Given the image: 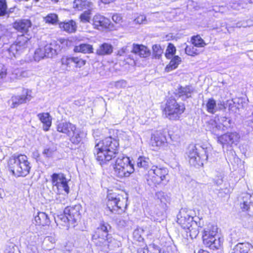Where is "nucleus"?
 Segmentation results:
<instances>
[{
	"label": "nucleus",
	"mask_w": 253,
	"mask_h": 253,
	"mask_svg": "<svg viewBox=\"0 0 253 253\" xmlns=\"http://www.w3.org/2000/svg\"><path fill=\"white\" fill-rule=\"evenodd\" d=\"M217 118L218 117H215L214 119L210 120L208 122L207 126V129L216 135H218L219 132L223 127L219 123Z\"/></svg>",
	"instance_id": "22"
},
{
	"label": "nucleus",
	"mask_w": 253,
	"mask_h": 253,
	"mask_svg": "<svg viewBox=\"0 0 253 253\" xmlns=\"http://www.w3.org/2000/svg\"><path fill=\"white\" fill-rule=\"evenodd\" d=\"M32 91L28 89H23L21 95H14L11 97L10 102L11 103V107L16 108L20 104L26 103L31 100L32 96Z\"/></svg>",
	"instance_id": "15"
},
{
	"label": "nucleus",
	"mask_w": 253,
	"mask_h": 253,
	"mask_svg": "<svg viewBox=\"0 0 253 253\" xmlns=\"http://www.w3.org/2000/svg\"><path fill=\"white\" fill-rule=\"evenodd\" d=\"M127 83L125 80H122L114 83V85L117 88H124L126 86Z\"/></svg>",
	"instance_id": "49"
},
{
	"label": "nucleus",
	"mask_w": 253,
	"mask_h": 253,
	"mask_svg": "<svg viewBox=\"0 0 253 253\" xmlns=\"http://www.w3.org/2000/svg\"><path fill=\"white\" fill-rule=\"evenodd\" d=\"M35 221L39 225H48L50 223L49 218L47 214L43 212H39L35 217Z\"/></svg>",
	"instance_id": "29"
},
{
	"label": "nucleus",
	"mask_w": 253,
	"mask_h": 253,
	"mask_svg": "<svg viewBox=\"0 0 253 253\" xmlns=\"http://www.w3.org/2000/svg\"><path fill=\"white\" fill-rule=\"evenodd\" d=\"M206 107L207 112L212 114L225 108L223 103L220 102L216 104L215 100L213 98H209L208 100Z\"/></svg>",
	"instance_id": "20"
},
{
	"label": "nucleus",
	"mask_w": 253,
	"mask_h": 253,
	"mask_svg": "<svg viewBox=\"0 0 253 253\" xmlns=\"http://www.w3.org/2000/svg\"><path fill=\"white\" fill-rule=\"evenodd\" d=\"M32 73L29 70H22L21 78H27L30 77Z\"/></svg>",
	"instance_id": "56"
},
{
	"label": "nucleus",
	"mask_w": 253,
	"mask_h": 253,
	"mask_svg": "<svg viewBox=\"0 0 253 253\" xmlns=\"http://www.w3.org/2000/svg\"><path fill=\"white\" fill-rule=\"evenodd\" d=\"M93 24L95 28L98 29L99 27L107 28L110 25V21L109 19L99 14L95 15L93 18Z\"/></svg>",
	"instance_id": "23"
},
{
	"label": "nucleus",
	"mask_w": 253,
	"mask_h": 253,
	"mask_svg": "<svg viewBox=\"0 0 253 253\" xmlns=\"http://www.w3.org/2000/svg\"><path fill=\"white\" fill-rule=\"evenodd\" d=\"M117 161L121 165L122 169H123L124 172H125V177L129 176L134 172V165L129 157L123 155L120 156L117 159Z\"/></svg>",
	"instance_id": "16"
},
{
	"label": "nucleus",
	"mask_w": 253,
	"mask_h": 253,
	"mask_svg": "<svg viewBox=\"0 0 253 253\" xmlns=\"http://www.w3.org/2000/svg\"><path fill=\"white\" fill-rule=\"evenodd\" d=\"M185 109L183 103H178L175 99L169 98L166 102L163 114L168 119L176 121L180 119Z\"/></svg>",
	"instance_id": "7"
},
{
	"label": "nucleus",
	"mask_w": 253,
	"mask_h": 253,
	"mask_svg": "<svg viewBox=\"0 0 253 253\" xmlns=\"http://www.w3.org/2000/svg\"><path fill=\"white\" fill-rule=\"evenodd\" d=\"M181 61V60L180 57L178 56H174L172 58L169 63L166 66L165 68L166 72H169L176 69Z\"/></svg>",
	"instance_id": "35"
},
{
	"label": "nucleus",
	"mask_w": 253,
	"mask_h": 253,
	"mask_svg": "<svg viewBox=\"0 0 253 253\" xmlns=\"http://www.w3.org/2000/svg\"><path fill=\"white\" fill-rule=\"evenodd\" d=\"M13 9L10 8L8 10L6 0H0V16L8 15L10 12H13Z\"/></svg>",
	"instance_id": "36"
},
{
	"label": "nucleus",
	"mask_w": 253,
	"mask_h": 253,
	"mask_svg": "<svg viewBox=\"0 0 253 253\" xmlns=\"http://www.w3.org/2000/svg\"><path fill=\"white\" fill-rule=\"evenodd\" d=\"M190 211L186 209H181L177 215V222L181 227L186 230L187 234L192 238H196L199 233V228L201 227L202 224L200 219L198 222L196 219L191 215Z\"/></svg>",
	"instance_id": "2"
},
{
	"label": "nucleus",
	"mask_w": 253,
	"mask_h": 253,
	"mask_svg": "<svg viewBox=\"0 0 253 253\" xmlns=\"http://www.w3.org/2000/svg\"><path fill=\"white\" fill-rule=\"evenodd\" d=\"M108 201L107 208L112 212H117L119 210L126 208L127 197L116 193H110L108 195Z\"/></svg>",
	"instance_id": "10"
},
{
	"label": "nucleus",
	"mask_w": 253,
	"mask_h": 253,
	"mask_svg": "<svg viewBox=\"0 0 253 253\" xmlns=\"http://www.w3.org/2000/svg\"><path fill=\"white\" fill-rule=\"evenodd\" d=\"M240 136L237 132H228L223 135L217 137V142L222 145L232 146L233 145H237L240 139Z\"/></svg>",
	"instance_id": "13"
},
{
	"label": "nucleus",
	"mask_w": 253,
	"mask_h": 253,
	"mask_svg": "<svg viewBox=\"0 0 253 253\" xmlns=\"http://www.w3.org/2000/svg\"><path fill=\"white\" fill-rule=\"evenodd\" d=\"M131 51L144 58L149 56L150 54L149 50L143 45L133 44Z\"/></svg>",
	"instance_id": "26"
},
{
	"label": "nucleus",
	"mask_w": 253,
	"mask_h": 253,
	"mask_svg": "<svg viewBox=\"0 0 253 253\" xmlns=\"http://www.w3.org/2000/svg\"><path fill=\"white\" fill-rule=\"evenodd\" d=\"M129 46H126L122 47L120 50L118 51L117 55L120 56H126L127 54L129 52V49L128 48Z\"/></svg>",
	"instance_id": "50"
},
{
	"label": "nucleus",
	"mask_w": 253,
	"mask_h": 253,
	"mask_svg": "<svg viewBox=\"0 0 253 253\" xmlns=\"http://www.w3.org/2000/svg\"><path fill=\"white\" fill-rule=\"evenodd\" d=\"M82 207L80 205L72 207H67L64 210L63 214H61L55 218V221L58 224L64 226H75L80 220L81 215L80 211Z\"/></svg>",
	"instance_id": "4"
},
{
	"label": "nucleus",
	"mask_w": 253,
	"mask_h": 253,
	"mask_svg": "<svg viewBox=\"0 0 253 253\" xmlns=\"http://www.w3.org/2000/svg\"><path fill=\"white\" fill-rule=\"evenodd\" d=\"M52 153V150L49 148H45L43 151V154L46 157H49L51 155Z\"/></svg>",
	"instance_id": "58"
},
{
	"label": "nucleus",
	"mask_w": 253,
	"mask_h": 253,
	"mask_svg": "<svg viewBox=\"0 0 253 253\" xmlns=\"http://www.w3.org/2000/svg\"><path fill=\"white\" fill-rule=\"evenodd\" d=\"M113 50V46L108 43L100 44L96 50V54L99 56H105L111 54Z\"/></svg>",
	"instance_id": "27"
},
{
	"label": "nucleus",
	"mask_w": 253,
	"mask_h": 253,
	"mask_svg": "<svg viewBox=\"0 0 253 253\" xmlns=\"http://www.w3.org/2000/svg\"><path fill=\"white\" fill-rule=\"evenodd\" d=\"M8 168L15 176L24 177L29 173L31 166L26 155H18L12 156L9 158Z\"/></svg>",
	"instance_id": "3"
},
{
	"label": "nucleus",
	"mask_w": 253,
	"mask_h": 253,
	"mask_svg": "<svg viewBox=\"0 0 253 253\" xmlns=\"http://www.w3.org/2000/svg\"><path fill=\"white\" fill-rule=\"evenodd\" d=\"M240 5L238 2L231 3L228 5V8H231L235 10H240Z\"/></svg>",
	"instance_id": "54"
},
{
	"label": "nucleus",
	"mask_w": 253,
	"mask_h": 253,
	"mask_svg": "<svg viewBox=\"0 0 253 253\" xmlns=\"http://www.w3.org/2000/svg\"><path fill=\"white\" fill-rule=\"evenodd\" d=\"M122 18L119 14H116L112 16V20L116 23H119L122 21Z\"/></svg>",
	"instance_id": "55"
},
{
	"label": "nucleus",
	"mask_w": 253,
	"mask_h": 253,
	"mask_svg": "<svg viewBox=\"0 0 253 253\" xmlns=\"http://www.w3.org/2000/svg\"><path fill=\"white\" fill-rule=\"evenodd\" d=\"M63 69L70 71L72 67L81 68L86 63V61L80 57L71 55H63L61 59Z\"/></svg>",
	"instance_id": "12"
},
{
	"label": "nucleus",
	"mask_w": 253,
	"mask_h": 253,
	"mask_svg": "<svg viewBox=\"0 0 253 253\" xmlns=\"http://www.w3.org/2000/svg\"><path fill=\"white\" fill-rule=\"evenodd\" d=\"M22 70L19 69H16L14 70L12 75L14 76V78L16 79H20L22 76Z\"/></svg>",
	"instance_id": "53"
},
{
	"label": "nucleus",
	"mask_w": 253,
	"mask_h": 253,
	"mask_svg": "<svg viewBox=\"0 0 253 253\" xmlns=\"http://www.w3.org/2000/svg\"><path fill=\"white\" fill-rule=\"evenodd\" d=\"M247 26V24L246 23H242L241 22H238L236 24L235 27L237 28H241V27H246Z\"/></svg>",
	"instance_id": "60"
},
{
	"label": "nucleus",
	"mask_w": 253,
	"mask_h": 253,
	"mask_svg": "<svg viewBox=\"0 0 253 253\" xmlns=\"http://www.w3.org/2000/svg\"><path fill=\"white\" fill-rule=\"evenodd\" d=\"M192 44L196 47H202L206 45V43L201 37L197 35L194 36L191 39Z\"/></svg>",
	"instance_id": "39"
},
{
	"label": "nucleus",
	"mask_w": 253,
	"mask_h": 253,
	"mask_svg": "<svg viewBox=\"0 0 253 253\" xmlns=\"http://www.w3.org/2000/svg\"><path fill=\"white\" fill-rule=\"evenodd\" d=\"M44 21L46 23L51 24L52 25H54L57 23L58 20V16L56 14L54 13H50L48 14L45 18Z\"/></svg>",
	"instance_id": "43"
},
{
	"label": "nucleus",
	"mask_w": 253,
	"mask_h": 253,
	"mask_svg": "<svg viewBox=\"0 0 253 253\" xmlns=\"http://www.w3.org/2000/svg\"><path fill=\"white\" fill-rule=\"evenodd\" d=\"M70 179H68L66 175L62 172L53 173L51 175V182L52 185V188L55 192H64L68 195L70 191V188L68 186V182Z\"/></svg>",
	"instance_id": "8"
},
{
	"label": "nucleus",
	"mask_w": 253,
	"mask_h": 253,
	"mask_svg": "<svg viewBox=\"0 0 253 253\" xmlns=\"http://www.w3.org/2000/svg\"><path fill=\"white\" fill-rule=\"evenodd\" d=\"M134 22H135V23L138 24H146V17L143 15H140L134 20Z\"/></svg>",
	"instance_id": "51"
},
{
	"label": "nucleus",
	"mask_w": 253,
	"mask_h": 253,
	"mask_svg": "<svg viewBox=\"0 0 253 253\" xmlns=\"http://www.w3.org/2000/svg\"><path fill=\"white\" fill-rule=\"evenodd\" d=\"M155 197L157 199L160 200L162 204L166 206L167 203H169L171 200L170 194L162 191L156 192L155 194Z\"/></svg>",
	"instance_id": "32"
},
{
	"label": "nucleus",
	"mask_w": 253,
	"mask_h": 253,
	"mask_svg": "<svg viewBox=\"0 0 253 253\" xmlns=\"http://www.w3.org/2000/svg\"><path fill=\"white\" fill-rule=\"evenodd\" d=\"M111 229V227L108 223L101 221L92 235V242L97 246H102L106 245L107 243L111 242L112 237L109 233Z\"/></svg>",
	"instance_id": "6"
},
{
	"label": "nucleus",
	"mask_w": 253,
	"mask_h": 253,
	"mask_svg": "<svg viewBox=\"0 0 253 253\" xmlns=\"http://www.w3.org/2000/svg\"><path fill=\"white\" fill-rule=\"evenodd\" d=\"M69 41L66 39H61L58 42L53 41L49 44L45 45L44 47V50L46 53V57L52 58L55 56L61 50V47L59 43L64 45H68Z\"/></svg>",
	"instance_id": "14"
},
{
	"label": "nucleus",
	"mask_w": 253,
	"mask_h": 253,
	"mask_svg": "<svg viewBox=\"0 0 253 253\" xmlns=\"http://www.w3.org/2000/svg\"><path fill=\"white\" fill-rule=\"evenodd\" d=\"M218 8H219L218 11L219 12H222V13L224 12L223 9L225 8V7L221 6L219 7Z\"/></svg>",
	"instance_id": "64"
},
{
	"label": "nucleus",
	"mask_w": 253,
	"mask_h": 253,
	"mask_svg": "<svg viewBox=\"0 0 253 253\" xmlns=\"http://www.w3.org/2000/svg\"><path fill=\"white\" fill-rule=\"evenodd\" d=\"M87 2L86 0H74L73 7L79 10H81L85 7Z\"/></svg>",
	"instance_id": "45"
},
{
	"label": "nucleus",
	"mask_w": 253,
	"mask_h": 253,
	"mask_svg": "<svg viewBox=\"0 0 253 253\" xmlns=\"http://www.w3.org/2000/svg\"><path fill=\"white\" fill-rule=\"evenodd\" d=\"M176 49L173 44L169 43L166 51L165 55L167 58L170 59L175 54Z\"/></svg>",
	"instance_id": "47"
},
{
	"label": "nucleus",
	"mask_w": 253,
	"mask_h": 253,
	"mask_svg": "<svg viewBox=\"0 0 253 253\" xmlns=\"http://www.w3.org/2000/svg\"><path fill=\"white\" fill-rule=\"evenodd\" d=\"M211 150V147H204L199 145L189 147L187 153L189 159V163L194 166H203L209 158V151Z\"/></svg>",
	"instance_id": "5"
},
{
	"label": "nucleus",
	"mask_w": 253,
	"mask_h": 253,
	"mask_svg": "<svg viewBox=\"0 0 253 253\" xmlns=\"http://www.w3.org/2000/svg\"><path fill=\"white\" fill-rule=\"evenodd\" d=\"M118 141L112 137H106L95 145L94 154L101 165L106 164L115 157L118 152Z\"/></svg>",
	"instance_id": "1"
},
{
	"label": "nucleus",
	"mask_w": 253,
	"mask_h": 253,
	"mask_svg": "<svg viewBox=\"0 0 253 253\" xmlns=\"http://www.w3.org/2000/svg\"><path fill=\"white\" fill-rule=\"evenodd\" d=\"M231 253H253V246L249 243H240L233 249Z\"/></svg>",
	"instance_id": "21"
},
{
	"label": "nucleus",
	"mask_w": 253,
	"mask_h": 253,
	"mask_svg": "<svg viewBox=\"0 0 253 253\" xmlns=\"http://www.w3.org/2000/svg\"><path fill=\"white\" fill-rule=\"evenodd\" d=\"M31 23L29 20H22L19 22L14 23V27L17 31L26 33L28 32V29L31 27Z\"/></svg>",
	"instance_id": "28"
},
{
	"label": "nucleus",
	"mask_w": 253,
	"mask_h": 253,
	"mask_svg": "<svg viewBox=\"0 0 253 253\" xmlns=\"http://www.w3.org/2000/svg\"><path fill=\"white\" fill-rule=\"evenodd\" d=\"M44 51V48H39L37 49L35 51L34 60L36 61H39L44 57H46V53Z\"/></svg>",
	"instance_id": "44"
},
{
	"label": "nucleus",
	"mask_w": 253,
	"mask_h": 253,
	"mask_svg": "<svg viewBox=\"0 0 253 253\" xmlns=\"http://www.w3.org/2000/svg\"><path fill=\"white\" fill-rule=\"evenodd\" d=\"M240 207L243 211H247L250 216L253 215V196L245 194L243 197Z\"/></svg>",
	"instance_id": "17"
},
{
	"label": "nucleus",
	"mask_w": 253,
	"mask_h": 253,
	"mask_svg": "<svg viewBox=\"0 0 253 253\" xmlns=\"http://www.w3.org/2000/svg\"><path fill=\"white\" fill-rule=\"evenodd\" d=\"M198 253H210L208 251L204 250H200Z\"/></svg>",
	"instance_id": "63"
},
{
	"label": "nucleus",
	"mask_w": 253,
	"mask_h": 253,
	"mask_svg": "<svg viewBox=\"0 0 253 253\" xmlns=\"http://www.w3.org/2000/svg\"><path fill=\"white\" fill-rule=\"evenodd\" d=\"M73 50L75 52H81L84 54L93 53L92 45L87 43H82L75 46Z\"/></svg>",
	"instance_id": "31"
},
{
	"label": "nucleus",
	"mask_w": 253,
	"mask_h": 253,
	"mask_svg": "<svg viewBox=\"0 0 253 253\" xmlns=\"http://www.w3.org/2000/svg\"><path fill=\"white\" fill-rule=\"evenodd\" d=\"M217 226L212 224H209L206 228L204 229L203 234V240L204 243L211 242L213 238L217 236Z\"/></svg>",
	"instance_id": "19"
},
{
	"label": "nucleus",
	"mask_w": 253,
	"mask_h": 253,
	"mask_svg": "<svg viewBox=\"0 0 253 253\" xmlns=\"http://www.w3.org/2000/svg\"><path fill=\"white\" fill-rule=\"evenodd\" d=\"M60 27L61 28H63L64 31L70 33L75 32L77 28L76 24L73 20L60 23Z\"/></svg>",
	"instance_id": "34"
},
{
	"label": "nucleus",
	"mask_w": 253,
	"mask_h": 253,
	"mask_svg": "<svg viewBox=\"0 0 253 253\" xmlns=\"http://www.w3.org/2000/svg\"><path fill=\"white\" fill-rule=\"evenodd\" d=\"M55 201L57 204L65 205L67 203V194H64L63 192H56Z\"/></svg>",
	"instance_id": "41"
},
{
	"label": "nucleus",
	"mask_w": 253,
	"mask_h": 253,
	"mask_svg": "<svg viewBox=\"0 0 253 253\" xmlns=\"http://www.w3.org/2000/svg\"><path fill=\"white\" fill-rule=\"evenodd\" d=\"M57 130L64 134H66L68 136H71L72 132L75 131L76 129V126L67 122H58L56 125Z\"/></svg>",
	"instance_id": "18"
},
{
	"label": "nucleus",
	"mask_w": 253,
	"mask_h": 253,
	"mask_svg": "<svg viewBox=\"0 0 253 253\" xmlns=\"http://www.w3.org/2000/svg\"><path fill=\"white\" fill-rule=\"evenodd\" d=\"M248 125L251 126L252 127H253V116H251L248 121Z\"/></svg>",
	"instance_id": "61"
},
{
	"label": "nucleus",
	"mask_w": 253,
	"mask_h": 253,
	"mask_svg": "<svg viewBox=\"0 0 253 253\" xmlns=\"http://www.w3.org/2000/svg\"><path fill=\"white\" fill-rule=\"evenodd\" d=\"M81 134V131L76 130L73 132L71 136H70L71 142L75 144H78L82 141Z\"/></svg>",
	"instance_id": "40"
},
{
	"label": "nucleus",
	"mask_w": 253,
	"mask_h": 253,
	"mask_svg": "<svg viewBox=\"0 0 253 253\" xmlns=\"http://www.w3.org/2000/svg\"><path fill=\"white\" fill-rule=\"evenodd\" d=\"M39 120L43 124V129L46 131L51 126L52 118L48 113H39L37 115Z\"/></svg>",
	"instance_id": "25"
},
{
	"label": "nucleus",
	"mask_w": 253,
	"mask_h": 253,
	"mask_svg": "<svg viewBox=\"0 0 253 253\" xmlns=\"http://www.w3.org/2000/svg\"><path fill=\"white\" fill-rule=\"evenodd\" d=\"M148 174L149 176H152V178L147 179L148 184L149 185L159 184L164 180L168 181L167 178L168 170L166 168L153 166L149 170Z\"/></svg>",
	"instance_id": "11"
},
{
	"label": "nucleus",
	"mask_w": 253,
	"mask_h": 253,
	"mask_svg": "<svg viewBox=\"0 0 253 253\" xmlns=\"http://www.w3.org/2000/svg\"><path fill=\"white\" fill-rule=\"evenodd\" d=\"M114 1V0H101V1L105 4H108Z\"/></svg>",
	"instance_id": "62"
},
{
	"label": "nucleus",
	"mask_w": 253,
	"mask_h": 253,
	"mask_svg": "<svg viewBox=\"0 0 253 253\" xmlns=\"http://www.w3.org/2000/svg\"><path fill=\"white\" fill-rule=\"evenodd\" d=\"M216 237L213 238L212 240H211V242H208L207 243H204L207 246L209 247L211 249H218L221 245V242L220 238Z\"/></svg>",
	"instance_id": "38"
},
{
	"label": "nucleus",
	"mask_w": 253,
	"mask_h": 253,
	"mask_svg": "<svg viewBox=\"0 0 253 253\" xmlns=\"http://www.w3.org/2000/svg\"><path fill=\"white\" fill-rule=\"evenodd\" d=\"M194 45H187L185 48V53L190 56H194L198 54V51Z\"/></svg>",
	"instance_id": "48"
},
{
	"label": "nucleus",
	"mask_w": 253,
	"mask_h": 253,
	"mask_svg": "<svg viewBox=\"0 0 253 253\" xmlns=\"http://www.w3.org/2000/svg\"><path fill=\"white\" fill-rule=\"evenodd\" d=\"M153 49L154 52L157 53V54L160 55L162 52V50L159 45H155L153 46Z\"/></svg>",
	"instance_id": "57"
},
{
	"label": "nucleus",
	"mask_w": 253,
	"mask_h": 253,
	"mask_svg": "<svg viewBox=\"0 0 253 253\" xmlns=\"http://www.w3.org/2000/svg\"><path fill=\"white\" fill-rule=\"evenodd\" d=\"M7 75V69L5 66L0 63V79H2L6 77Z\"/></svg>",
	"instance_id": "52"
},
{
	"label": "nucleus",
	"mask_w": 253,
	"mask_h": 253,
	"mask_svg": "<svg viewBox=\"0 0 253 253\" xmlns=\"http://www.w3.org/2000/svg\"><path fill=\"white\" fill-rule=\"evenodd\" d=\"M29 40L24 34L18 35L15 42L7 50L9 57H16L22 53L27 48Z\"/></svg>",
	"instance_id": "9"
},
{
	"label": "nucleus",
	"mask_w": 253,
	"mask_h": 253,
	"mask_svg": "<svg viewBox=\"0 0 253 253\" xmlns=\"http://www.w3.org/2000/svg\"><path fill=\"white\" fill-rule=\"evenodd\" d=\"M6 33H7V31L5 29H3L0 31V41L3 40Z\"/></svg>",
	"instance_id": "59"
},
{
	"label": "nucleus",
	"mask_w": 253,
	"mask_h": 253,
	"mask_svg": "<svg viewBox=\"0 0 253 253\" xmlns=\"http://www.w3.org/2000/svg\"><path fill=\"white\" fill-rule=\"evenodd\" d=\"M114 174L120 178H123L125 177V173L123 169H122L121 165L119 164L117 160H116V163L114 167Z\"/></svg>",
	"instance_id": "42"
},
{
	"label": "nucleus",
	"mask_w": 253,
	"mask_h": 253,
	"mask_svg": "<svg viewBox=\"0 0 253 253\" xmlns=\"http://www.w3.org/2000/svg\"><path fill=\"white\" fill-rule=\"evenodd\" d=\"M217 120L220 125L223 126L221 130H225L228 128L230 127L231 124V120L225 117H221L217 118Z\"/></svg>",
	"instance_id": "37"
},
{
	"label": "nucleus",
	"mask_w": 253,
	"mask_h": 253,
	"mask_svg": "<svg viewBox=\"0 0 253 253\" xmlns=\"http://www.w3.org/2000/svg\"><path fill=\"white\" fill-rule=\"evenodd\" d=\"M166 142V137L162 133L153 135L151 137V143L153 146H161Z\"/></svg>",
	"instance_id": "30"
},
{
	"label": "nucleus",
	"mask_w": 253,
	"mask_h": 253,
	"mask_svg": "<svg viewBox=\"0 0 253 253\" xmlns=\"http://www.w3.org/2000/svg\"><path fill=\"white\" fill-rule=\"evenodd\" d=\"M176 91L179 97H182V99L185 100L191 97L192 94L194 92V88L191 85H187L184 87L181 86L178 88Z\"/></svg>",
	"instance_id": "24"
},
{
	"label": "nucleus",
	"mask_w": 253,
	"mask_h": 253,
	"mask_svg": "<svg viewBox=\"0 0 253 253\" xmlns=\"http://www.w3.org/2000/svg\"><path fill=\"white\" fill-rule=\"evenodd\" d=\"M137 167L144 169H148L151 166V162L148 158L140 156L137 160Z\"/></svg>",
	"instance_id": "33"
},
{
	"label": "nucleus",
	"mask_w": 253,
	"mask_h": 253,
	"mask_svg": "<svg viewBox=\"0 0 253 253\" xmlns=\"http://www.w3.org/2000/svg\"><path fill=\"white\" fill-rule=\"evenodd\" d=\"M91 12L89 10L84 11L81 14L80 18L83 23L89 22L91 19Z\"/></svg>",
	"instance_id": "46"
}]
</instances>
